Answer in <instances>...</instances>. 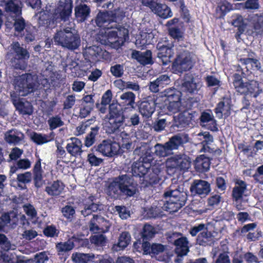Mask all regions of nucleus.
<instances>
[{"label": "nucleus", "instance_id": "obj_1", "mask_svg": "<svg viewBox=\"0 0 263 263\" xmlns=\"http://www.w3.org/2000/svg\"><path fill=\"white\" fill-rule=\"evenodd\" d=\"M137 191V184L133 178L127 174L114 177L106 188L107 195L115 200L133 197Z\"/></svg>", "mask_w": 263, "mask_h": 263}, {"label": "nucleus", "instance_id": "obj_2", "mask_svg": "<svg viewBox=\"0 0 263 263\" xmlns=\"http://www.w3.org/2000/svg\"><path fill=\"white\" fill-rule=\"evenodd\" d=\"M102 7L108 10L99 11L95 18L96 26L104 30L118 28V22L123 17V12L119 9L111 10L114 4L111 2L104 4Z\"/></svg>", "mask_w": 263, "mask_h": 263}, {"label": "nucleus", "instance_id": "obj_3", "mask_svg": "<svg viewBox=\"0 0 263 263\" xmlns=\"http://www.w3.org/2000/svg\"><path fill=\"white\" fill-rule=\"evenodd\" d=\"M163 198L165 201L162 206L164 211L170 213L177 212L184 206L187 199V194L183 191V188L171 185L163 194Z\"/></svg>", "mask_w": 263, "mask_h": 263}, {"label": "nucleus", "instance_id": "obj_4", "mask_svg": "<svg viewBox=\"0 0 263 263\" xmlns=\"http://www.w3.org/2000/svg\"><path fill=\"white\" fill-rule=\"evenodd\" d=\"M53 40L56 45L70 50L77 49L81 43L79 35L73 32L72 28L69 27L58 30L53 36Z\"/></svg>", "mask_w": 263, "mask_h": 263}, {"label": "nucleus", "instance_id": "obj_5", "mask_svg": "<svg viewBox=\"0 0 263 263\" xmlns=\"http://www.w3.org/2000/svg\"><path fill=\"white\" fill-rule=\"evenodd\" d=\"M108 121L106 123V130L109 133L120 132L124 127L125 117L121 105L112 103L109 106Z\"/></svg>", "mask_w": 263, "mask_h": 263}, {"label": "nucleus", "instance_id": "obj_6", "mask_svg": "<svg viewBox=\"0 0 263 263\" xmlns=\"http://www.w3.org/2000/svg\"><path fill=\"white\" fill-rule=\"evenodd\" d=\"M233 78V86L236 91L241 95L256 98L262 92L259 83L256 81L252 80L245 83L242 76L238 73H234Z\"/></svg>", "mask_w": 263, "mask_h": 263}, {"label": "nucleus", "instance_id": "obj_7", "mask_svg": "<svg viewBox=\"0 0 263 263\" xmlns=\"http://www.w3.org/2000/svg\"><path fill=\"white\" fill-rule=\"evenodd\" d=\"M194 65V62L190 52L187 50H182L177 54L172 63V69L174 73L181 74L190 70Z\"/></svg>", "mask_w": 263, "mask_h": 263}, {"label": "nucleus", "instance_id": "obj_8", "mask_svg": "<svg viewBox=\"0 0 263 263\" xmlns=\"http://www.w3.org/2000/svg\"><path fill=\"white\" fill-rule=\"evenodd\" d=\"M161 97L166 98L165 102L166 109L172 113H176L179 110L181 106L182 92L173 87L165 89L162 92Z\"/></svg>", "mask_w": 263, "mask_h": 263}, {"label": "nucleus", "instance_id": "obj_9", "mask_svg": "<svg viewBox=\"0 0 263 263\" xmlns=\"http://www.w3.org/2000/svg\"><path fill=\"white\" fill-rule=\"evenodd\" d=\"M35 85L32 75L26 73L20 76L16 80L15 88L20 95L25 97L34 92Z\"/></svg>", "mask_w": 263, "mask_h": 263}, {"label": "nucleus", "instance_id": "obj_10", "mask_svg": "<svg viewBox=\"0 0 263 263\" xmlns=\"http://www.w3.org/2000/svg\"><path fill=\"white\" fill-rule=\"evenodd\" d=\"M156 49L158 50L157 57L162 64L166 66L170 63L175 54L173 43L167 40L159 42L156 45Z\"/></svg>", "mask_w": 263, "mask_h": 263}, {"label": "nucleus", "instance_id": "obj_11", "mask_svg": "<svg viewBox=\"0 0 263 263\" xmlns=\"http://www.w3.org/2000/svg\"><path fill=\"white\" fill-rule=\"evenodd\" d=\"M234 183V186L232 189L231 198L236 203V208L239 210L244 197L247 196L248 184L246 181L240 179H235Z\"/></svg>", "mask_w": 263, "mask_h": 263}, {"label": "nucleus", "instance_id": "obj_12", "mask_svg": "<svg viewBox=\"0 0 263 263\" xmlns=\"http://www.w3.org/2000/svg\"><path fill=\"white\" fill-rule=\"evenodd\" d=\"M90 232L105 233L109 231L110 223L109 220L106 219L101 215H93L89 223Z\"/></svg>", "mask_w": 263, "mask_h": 263}, {"label": "nucleus", "instance_id": "obj_13", "mask_svg": "<svg viewBox=\"0 0 263 263\" xmlns=\"http://www.w3.org/2000/svg\"><path fill=\"white\" fill-rule=\"evenodd\" d=\"M167 168L186 171L191 166V161L181 155H175L168 158L166 161Z\"/></svg>", "mask_w": 263, "mask_h": 263}, {"label": "nucleus", "instance_id": "obj_14", "mask_svg": "<svg viewBox=\"0 0 263 263\" xmlns=\"http://www.w3.org/2000/svg\"><path fill=\"white\" fill-rule=\"evenodd\" d=\"M97 152L102 154L104 156L112 157L118 154L119 145L110 140H104L100 144L93 147Z\"/></svg>", "mask_w": 263, "mask_h": 263}, {"label": "nucleus", "instance_id": "obj_15", "mask_svg": "<svg viewBox=\"0 0 263 263\" xmlns=\"http://www.w3.org/2000/svg\"><path fill=\"white\" fill-rule=\"evenodd\" d=\"M211 191L210 183L201 179L194 180L190 187V192L193 195H198L201 197L207 196Z\"/></svg>", "mask_w": 263, "mask_h": 263}, {"label": "nucleus", "instance_id": "obj_16", "mask_svg": "<svg viewBox=\"0 0 263 263\" xmlns=\"http://www.w3.org/2000/svg\"><path fill=\"white\" fill-rule=\"evenodd\" d=\"M142 3L144 5L149 7L153 11L161 18L165 19L173 15L171 8L165 4L158 3L153 1L146 2L143 1Z\"/></svg>", "mask_w": 263, "mask_h": 263}, {"label": "nucleus", "instance_id": "obj_17", "mask_svg": "<svg viewBox=\"0 0 263 263\" xmlns=\"http://www.w3.org/2000/svg\"><path fill=\"white\" fill-rule=\"evenodd\" d=\"M117 28L118 31L111 30L107 32V39L112 40L109 41L111 43H117L118 46H122L125 42L127 37H128V31L124 27H121L119 25ZM105 33H106V31Z\"/></svg>", "mask_w": 263, "mask_h": 263}, {"label": "nucleus", "instance_id": "obj_18", "mask_svg": "<svg viewBox=\"0 0 263 263\" xmlns=\"http://www.w3.org/2000/svg\"><path fill=\"white\" fill-rule=\"evenodd\" d=\"M194 114L189 112L179 113L177 116L172 117V124L171 127L182 128L189 126L192 121L194 120Z\"/></svg>", "mask_w": 263, "mask_h": 263}, {"label": "nucleus", "instance_id": "obj_19", "mask_svg": "<svg viewBox=\"0 0 263 263\" xmlns=\"http://www.w3.org/2000/svg\"><path fill=\"white\" fill-rule=\"evenodd\" d=\"M245 51L248 53L247 57L241 58L239 59L240 63L246 66L247 70L250 69L253 71H260L261 64L259 61L255 58V53L251 50L245 49Z\"/></svg>", "mask_w": 263, "mask_h": 263}, {"label": "nucleus", "instance_id": "obj_20", "mask_svg": "<svg viewBox=\"0 0 263 263\" xmlns=\"http://www.w3.org/2000/svg\"><path fill=\"white\" fill-rule=\"evenodd\" d=\"M11 50L12 53L14 54L13 58L12 59L15 61H27L30 58V53L27 49L24 48L21 46L20 43L17 41L13 42L11 44Z\"/></svg>", "mask_w": 263, "mask_h": 263}, {"label": "nucleus", "instance_id": "obj_21", "mask_svg": "<svg viewBox=\"0 0 263 263\" xmlns=\"http://www.w3.org/2000/svg\"><path fill=\"white\" fill-rule=\"evenodd\" d=\"M200 124L202 127H205L206 129L212 132H217L218 130L217 121L210 111H203L200 117Z\"/></svg>", "mask_w": 263, "mask_h": 263}, {"label": "nucleus", "instance_id": "obj_22", "mask_svg": "<svg viewBox=\"0 0 263 263\" xmlns=\"http://www.w3.org/2000/svg\"><path fill=\"white\" fill-rule=\"evenodd\" d=\"M156 103L152 99H146L141 102L138 107L139 112L143 117L148 119L152 117L156 110Z\"/></svg>", "mask_w": 263, "mask_h": 263}, {"label": "nucleus", "instance_id": "obj_23", "mask_svg": "<svg viewBox=\"0 0 263 263\" xmlns=\"http://www.w3.org/2000/svg\"><path fill=\"white\" fill-rule=\"evenodd\" d=\"M65 185L61 180H57L48 182L45 186V191L48 196L59 197L63 192Z\"/></svg>", "mask_w": 263, "mask_h": 263}, {"label": "nucleus", "instance_id": "obj_24", "mask_svg": "<svg viewBox=\"0 0 263 263\" xmlns=\"http://www.w3.org/2000/svg\"><path fill=\"white\" fill-rule=\"evenodd\" d=\"M38 159L36 161L32 168L33 180L34 186L36 189L41 188L44 183L43 174L44 171L41 166V159L38 156Z\"/></svg>", "mask_w": 263, "mask_h": 263}, {"label": "nucleus", "instance_id": "obj_25", "mask_svg": "<svg viewBox=\"0 0 263 263\" xmlns=\"http://www.w3.org/2000/svg\"><path fill=\"white\" fill-rule=\"evenodd\" d=\"M73 8L72 0H64L59 4L57 11L61 21L68 20L71 14Z\"/></svg>", "mask_w": 263, "mask_h": 263}, {"label": "nucleus", "instance_id": "obj_26", "mask_svg": "<svg viewBox=\"0 0 263 263\" xmlns=\"http://www.w3.org/2000/svg\"><path fill=\"white\" fill-rule=\"evenodd\" d=\"M211 160L212 158L210 159L204 154L198 156L194 161L195 170L200 173L208 172L210 169Z\"/></svg>", "mask_w": 263, "mask_h": 263}, {"label": "nucleus", "instance_id": "obj_27", "mask_svg": "<svg viewBox=\"0 0 263 263\" xmlns=\"http://www.w3.org/2000/svg\"><path fill=\"white\" fill-rule=\"evenodd\" d=\"M132 57L144 66L154 63L151 50L147 49L144 52L135 50L132 53Z\"/></svg>", "mask_w": 263, "mask_h": 263}, {"label": "nucleus", "instance_id": "obj_28", "mask_svg": "<svg viewBox=\"0 0 263 263\" xmlns=\"http://www.w3.org/2000/svg\"><path fill=\"white\" fill-rule=\"evenodd\" d=\"M71 142L67 143L66 148L67 152L72 156L77 157L80 156L83 152L81 141L76 137L70 139Z\"/></svg>", "mask_w": 263, "mask_h": 263}, {"label": "nucleus", "instance_id": "obj_29", "mask_svg": "<svg viewBox=\"0 0 263 263\" xmlns=\"http://www.w3.org/2000/svg\"><path fill=\"white\" fill-rule=\"evenodd\" d=\"M151 164H145L139 159L134 162L132 166V172L136 177H144L148 172Z\"/></svg>", "mask_w": 263, "mask_h": 263}, {"label": "nucleus", "instance_id": "obj_30", "mask_svg": "<svg viewBox=\"0 0 263 263\" xmlns=\"http://www.w3.org/2000/svg\"><path fill=\"white\" fill-rule=\"evenodd\" d=\"M187 244V238L184 237H181L175 240L174 245L176 246L175 252L178 256L182 257L187 254L189 251Z\"/></svg>", "mask_w": 263, "mask_h": 263}, {"label": "nucleus", "instance_id": "obj_31", "mask_svg": "<svg viewBox=\"0 0 263 263\" xmlns=\"http://www.w3.org/2000/svg\"><path fill=\"white\" fill-rule=\"evenodd\" d=\"M182 90L187 94L193 95L198 91L197 84L195 82V79L192 76L189 77V79H184L181 84Z\"/></svg>", "mask_w": 263, "mask_h": 263}, {"label": "nucleus", "instance_id": "obj_32", "mask_svg": "<svg viewBox=\"0 0 263 263\" xmlns=\"http://www.w3.org/2000/svg\"><path fill=\"white\" fill-rule=\"evenodd\" d=\"M121 104L125 109H134L135 104L136 95L131 91L123 93L120 97Z\"/></svg>", "mask_w": 263, "mask_h": 263}, {"label": "nucleus", "instance_id": "obj_33", "mask_svg": "<svg viewBox=\"0 0 263 263\" xmlns=\"http://www.w3.org/2000/svg\"><path fill=\"white\" fill-rule=\"evenodd\" d=\"M186 141H184L183 138L180 135H176L172 136L169 140L165 142L166 145L171 153L173 150L178 149L179 147L182 146Z\"/></svg>", "mask_w": 263, "mask_h": 263}, {"label": "nucleus", "instance_id": "obj_34", "mask_svg": "<svg viewBox=\"0 0 263 263\" xmlns=\"http://www.w3.org/2000/svg\"><path fill=\"white\" fill-rule=\"evenodd\" d=\"M76 17L80 21H85L89 15L90 9L86 4H80L75 7Z\"/></svg>", "mask_w": 263, "mask_h": 263}, {"label": "nucleus", "instance_id": "obj_35", "mask_svg": "<svg viewBox=\"0 0 263 263\" xmlns=\"http://www.w3.org/2000/svg\"><path fill=\"white\" fill-rule=\"evenodd\" d=\"M232 25L237 27V31L235 33V37L239 39L240 35L243 33L246 28V25L244 23L243 17L240 15L234 16L232 21Z\"/></svg>", "mask_w": 263, "mask_h": 263}, {"label": "nucleus", "instance_id": "obj_36", "mask_svg": "<svg viewBox=\"0 0 263 263\" xmlns=\"http://www.w3.org/2000/svg\"><path fill=\"white\" fill-rule=\"evenodd\" d=\"M212 240V235L210 232L208 231L206 226V230H203L197 235L196 241L198 244L202 246H206L211 245Z\"/></svg>", "mask_w": 263, "mask_h": 263}, {"label": "nucleus", "instance_id": "obj_37", "mask_svg": "<svg viewBox=\"0 0 263 263\" xmlns=\"http://www.w3.org/2000/svg\"><path fill=\"white\" fill-rule=\"evenodd\" d=\"M73 242L69 238L66 241L58 242L55 245V249L59 255H63L74 248Z\"/></svg>", "mask_w": 263, "mask_h": 263}, {"label": "nucleus", "instance_id": "obj_38", "mask_svg": "<svg viewBox=\"0 0 263 263\" xmlns=\"http://www.w3.org/2000/svg\"><path fill=\"white\" fill-rule=\"evenodd\" d=\"M74 247L79 248H90V243L88 239L84 237V235H73L70 237Z\"/></svg>", "mask_w": 263, "mask_h": 263}, {"label": "nucleus", "instance_id": "obj_39", "mask_svg": "<svg viewBox=\"0 0 263 263\" xmlns=\"http://www.w3.org/2000/svg\"><path fill=\"white\" fill-rule=\"evenodd\" d=\"M16 0H3L5 4V11L7 12L13 13L17 16L21 15L22 9L15 2Z\"/></svg>", "mask_w": 263, "mask_h": 263}, {"label": "nucleus", "instance_id": "obj_40", "mask_svg": "<svg viewBox=\"0 0 263 263\" xmlns=\"http://www.w3.org/2000/svg\"><path fill=\"white\" fill-rule=\"evenodd\" d=\"M4 139L9 144H17L21 140V138L18 136V130L15 129L7 131L4 134Z\"/></svg>", "mask_w": 263, "mask_h": 263}, {"label": "nucleus", "instance_id": "obj_41", "mask_svg": "<svg viewBox=\"0 0 263 263\" xmlns=\"http://www.w3.org/2000/svg\"><path fill=\"white\" fill-rule=\"evenodd\" d=\"M131 241V236L127 231L122 232L118 238L117 247L119 250H123L126 248Z\"/></svg>", "mask_w": 263, "mask_h": 263}, {"label": "nucleus", "instance_id": "obj_42", "mask_svg": "<svg viewBox=\"0 0 263 263\" xmlns=\"http://www.w3.org/2000/svg\"><path fill=\"white\" fill-rule=\"evenodd\" d=\"M231 100L228 97H223L215 108V112L216 114H221L224 110L229 111L231 109Z\"/></svg>", "mask_w": 263, "mask_h": 263}, {"label": "nucleus", "instance_id": "obj_43", "mask_svg": "<svg viewBox=\"0 0 263 263\" xmlns=\"http://www.w3.org/2000/svg\"><path fill=\"white\" fill-rule=\"evenodd\" d=\"M154 150L155 155L159 157H165L173 154L171 152L165 143L163 144L157 143L154 146Z\"/></svg>", "mask_w": 263, "mask_h": 263}, {"label": "nucleus", "instance_id": "obj_44", "mask_svg": "<svg viewBox=\"0 0 263 263\" xmlns=\"http://www.w3.org/2000/svg\"><path fill=\"white\" fill-rule=\"evenodd\" d=\"M155 153L152 152V148L147 147L142 151V154L139 158V160L143 162L145 164L147 163L151 164V163L155 159Z\"/></svg>", "mask_w": 263, "mask_h": 263}, {"label": "nucleus", "instance_id": "obj_45", "mask_svg": "<svg viewBox=\"0 0 263 263\" xmlns=\"http://www.w3.org/2000/svg\"><path fill=\"white\" fill-rule=\"evenodd\" d=\"M172 124V120L170 121L167 118H157L153 123V128L155 131L161 132L164 129L166 125L171 127Z\"/></svg>", "mask_w": 263, "mask_h": 263}, {"label": "nucleus", "instance_id": "obj_46", "mask_svg": "<svg viewBox=\"0 0 263 263\" xmlns=\"http://www.w3.org/2000/svg\"><path fill=\"white\" fill-rule=\"evenodd\" d=\"M100 127L98 126L91 128V131L87 135L85 139V145L90 147L95 142L96 137L99 133Z\"/></svg>", "mask_w": 263, "mask_h": 263}, {"label": "nucleus", "instance_id": "obj_47", "mask_svg": "<svg viewBox=\"0 0 263 263\" xmlns=\"http://www.w3.org/2000/svg\"><path fill=\"white\" fill-rule=\"evenodd\" d=\"M155 233L154 227L149 224H145L142 229L141 238L143 240H149L154 237Z\"/></svg>", "mask_w": 263, "mask_h": 263}, {"label": "nucleus", "instance_id": "obj_48", "mask_svg": "<svg viewBox=\"0 0 263 263\" xmlns=\"http://www.w3.org/2000/svg\"><path fill=\"white\" fill-rule=\"evenodd\" d=\"M18 16L17 18L13 19V27L15 32L20 33L23 31L29 24L26 23L25 20L22 16L21 15Z\"/></svg>", "mask_w": 263, "mask_h": 263}, {"label": "nucleus", "instance_id": "obj_49", "mask_svg": "<svg viewBox=\"0 0 263 263\" xmlns=\"http://www.w3.org/2000/svg\"><path fill=\"white\" fill-rule=\"evenodd\" d=\"M119 87L121 89H131L134 91H138L140 89V86L137 83L132 81H125L122 80L117 81Z\"/></svg>", "mask_w": 263, "mask_h": 263}, {"label": "nucleus", "instance_id": "obj_50", "mask_svg": "<svg viewBox=\"0 0 263 263\" xmlns=\"http://www.w3.org/2000/svg\"><path fill=\"white\" fill-rule=\"evenodd\" d=\"M43 234L48 238H57L60 234V230L54 224L47 225L43 230Z\"/></svg>", "mask_w": 263, "mask_h": 263}, {"label": "nucleus", "instance_id": "obj_51", "mask_svg": "<svg viewBox=\"0 0 263 263\" xmlns=\"http://www.w3.org/2000/svg\"><path fill=\"white\" fill-rule=\"evenodd\" d=\"M163 210H164L162 209V206L153 205L146 211V215L149 218L161 217L164 215Z\"/></svg>", "mask_w": 263, "mask_h": 263}, {"label": "nucleus", "instance_id": "obj_52", "mask_svg": "<svg viewBox=\"0 0 263 263\" xmlns=\"http://www.w3.org/2000/svg\"><path fill=\"white\" fill-rule=\"evenodd\" d=\"M90 242L97 247H104L106 246L107 238L102 234L94 235L90 236Z\"/></svg>", "mask_w": 263, "mask_h": 263}, {"label": "nucleus", "instance_id": "obj_53", "mask_svg": "<svg viewBox=\"0 0 263 263\" xmlns=\"http://www.w3.org/2000/svg\"><path fill=\"white\" fill-rule=\"evenodd\" d=\"M49 129L53 130L64 125V123L59 115H55L49 118L47 121Z\"/></svg>", "mask_w": 263, "mask_h": 263}, {"label": "nucleus", "instance_id": "obj_54", "mask_svg": "<svg viewBox=\"0 0 263 263\" xmlns=\"http://www.w3.org/2000/svg\"><path fill=\"white\" fill-rule=\"evenodd\" d=\"M11 222L9 213H4L0 216V232L6 233L8 224Z\"/></svg>", "mask_w": 263, "mask_h": 263}, {"label": "nucleus", "instance_id": "obj_55", "mask_svg": "<svg viewBox=\"0 0 263 263\" xmlns=\"http://www.w3.org/2000/svg\"><path fill=\"white\" fill-rule=\"evenodd\" d=\"M168 34L173 39L177 41H182L184 39L183 32L178 27H172L168 28Z\"/></svg>", "mask_w": 263, "mask_h": 263}, {"label": "nucleus", "instance_id": "obj_56", "mask_svg": "<svg viewBox=\"0 0 263 263\" xmlns=\"http://www.w3.org/2000/svg\"><path fill=\"white\" fill-rule=\"evenodd\" d=\"M160 180L159 174L154 172H151L145 177L146 185L147 186H153L157 184Z\"/></svg>", "mask_w": 263, "mask_h": 263}, {"label": "nucleus", "instance_id": "obj_57", "mask_svg": "<svg viewBox=\"0 0 263 263\" xmlns=\"http://www.w3.org/2000/svg\"><path fill=\"white\" fill-rule=\"evenodd\" d=\"M15 108L16 110L20 112V114H22L23 115H30L33 112L32 106L29 103H28V104H26L22 101L17 104V105Z\"/></svg>", "mask_w": 263, "mask_h": 263}, {"label": "nucleus", "instance_id": "obj_58", "mask_svg": "<svg viewBox=\"0 0 263 263\" xmlns=\"http://www.w3.org/2000/svg\"><path fill=\"white\" fill-rule=\"evenodd\" d=\"M174 4L176 7H179L180 8V12L182 17L184 20L187 19L189 20L190 17L189 11L185 5L184 1L178 0V1Z\"/></svg>", "mask_w": 263, "mask_h": 263}, {"label": "nucleus", "instance_id": "obj_59", "mask_svg": "<svg viewBox=\"0 0 263 263\" xmlns=\"http://www.w3.org/2000/svg\"><path fill=\"white\" fill-rule=\"evenodd\" d=\"M63 215L67 219L71 220L76 214L75 208L71 205H66L61 210Z\"/></svg>", "mask_w": 263, "mask_h": 263}, {"label": "nucleus", "instance_id": "obj_60", "mask_svg": "<svg viewBox=\"0 0 263 263\" xmlns=\"http://www.w3.org/2000/svg\"><path fill=\"white\" fill-rule=\"evenodd\" d=\"M100 48L98 46L90 47L86 50L85 52L86 56L89 60H96L99 55Z\"/></svg>", "mask_w": 263, "mask_h": 263}, {"label": "nucleus", "instance_id": "obj_61", "mask_svg": "<svg viewBox=\"0 0 263 263\" xmlns=\"http://www.w3.org/2000/svg\"><path fill=\"white\" fill-rule=\"evenodd\" d=\"M217 9L220 11V15L223 16L232 10V5L227 1H221L218 4Z\"/></svg>", "mask_w": 263, "mask_h": 263}, {"label": "nucleus", "instance_id": "obj_62", "mask_svg": "<svg viewBox=\"0 0 263 263\" xmlns=\"http://www.w3.org/2000/svg\"><path fill=\"white\" fill-rule=\"evenodd\" d=\"M220 194L212 193L207 200V204L209 207L214 208L218 205L221 200Z\"/></svg>", "mask_w": 263, "mask_h": 263}, {"label": "nucleus", "instance_id": "obj_63", "mask_svg": "<svg viewBox=\"0 0 263 263\" xmlns=\"http://www.w3.org/2000/svg\"><path fill=\"white\" fill-rule=\"evenodd\" d=\"M110 71L115 78H121L124 74V66L119 64H115L110 67Z\"/></svg>", "mask_w": 263, "mask_h": 263}, {"label": "nucleus", "instance_id": "obj_64", "mask_svg": "<svg viewBox=\"0 0 263 263\" xmlns=\"http://www.w3.org/2000/svg\"><path fill=\"white\" fill-rule=\"evenodd\" d=\"M257 18L254 23V29L258 33L263 35V13L256 14Z\"/></svg>", "mask_w": 263, "mask_h": 263}]
</instances>
